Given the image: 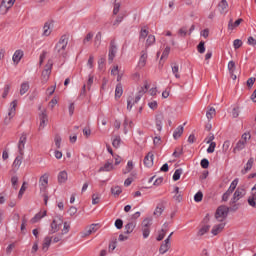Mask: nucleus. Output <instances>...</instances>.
<instances>
[{
  "mask_svg": "<svg viewBox=\"0 0 256 256\" xmlns=\"http://www.w3.org/2000/svg\"><path fill=\"white\" fill-rule=\"evenodd\" d=\"M149 86L146 84L145 86L141 87L138 93L135 96H130L127 99V111H131L139 101H141V97L147 93Z\"/></svg>",
  "mask_w": 256,
  "mask_h": 256,
  "instance_id": "nucleus-1",
  "label": "nucleus"
},
{
  "mask_svg": "<svg viewBox=\"0 0 256 256\" xmlns=\"http://www.w3.org/2000/svg\"><path fill=\"white\" fill-rule=\"evenodd\" d=\"M249 141H251V133L245 132L242 134L240 140L236 143V146L233 149V153H239V151H243Z\"/></svg>",
  "mask_w": 256,
  "mask_h": 256,
  "instance_id": "nucleus-2",
  "label": "nucleus"
},
{
  "mask_svg": "<svg viewBox=\"0 0 256 256\" xmlns=\"http://www.w3.org/2000/svg\"><path fill=\"white\" fill-rule=\"evenodd\" d=\"M69 44V38L63 35L59 39L58 43L56 44L54 51L58 55H65V50L67 49V45Z\"/></svg>",
  "mask_w": 256,
  "mask_h": 256,
  "instance_id": "nucleus-3",
  "label": "nucleus"
},
{
  "mask_svg": "<svg viewBox=\"0 0 256 256\" xmlns=\"http://www.w3.org/2000/svg\"><path fill=\"white\" fill-rule=\"evenodd\" d=\"M17 104H18L17 100H14L10 103V106L8 109V115L4 119L5 125H9V123H11V120L13 119V117H15V115L17 113Z\"/></svg>",
  "mask_w": 256,
  "mask_h": 256,
  "instance_id": "nucleus-4",
  "label": "nucleus"
},
{
  "mask_svg": "<svg viewBox=\"0 0 256 256\" xmlns=\"http://www.w3.org/2000/svg\"><path fill=\"white\" fill-rule=\"evenodd\" d=\"M229 214V207L227 206H219L216 210L215 219L219 222L225 221L227 215Z\"/></svg>",
  "mask_w": 256,
  "mask_h": 256,
  "instance_id": "nucleus-5",
  "label": "nucleus"
},
{
  "mask_svg": "<svg viewBox=\"0 0 256 256\" xmlns=\"http://www.w3.org/2000/svg\"><path fill=\"white\" fill-rule=\"evenodd\" d=\"M51 69H53V61L49 60L48 63L45 65L44 70L42 71V83H47L49 81V77L51 76Z\"/></svg>",
  "mask_w": 256,
  "mask_h": 256,
  "instance_id": "nucleus-6",
  "label": "nucleus"
},
{
  "mask_svg": "<svg viewBox=\"0 0 256 256\" xmlns=\"http://www.w3.org/2000/svg\"><path fill=\"white\" fill-rule=\"evenodd\" d=\"M39 131H43L45 129L47 123H49V116L47 115V110L42 109L39 112Z\"/></svg>",
  "mask_w": 256,
  "mask_h": 256,
  "instance_id": "nucleus-7",
  "label": "nucleus"
},
{
  "mask_svg": "<svg viewBox=\"0 0 256 256\" xmlns=\"http://www.w3.org/2000/svg\"><path fill=\"white\" fill-rule=\"evenodd\" d=\"M237 185H239V179H234L231 184L230 187L228 188V190L223 194L222 196V201H229V197H231V195H233V191H235V189H237Z\"/></svg>",
  "mask_w": 256,
  "mask_h": 256,
  "instance_id": "nucleus-8",
  "label": "nucleus"
},
{
  "mask_svg": "<svg viewBox=\"0 0 256 256\" xmlns=\"http://www.w3.org/2000/svg\"><path fill=\"white\" fill-rule=\"evenodd\" d=\"M153 223V220L151 218H146L142 222V233H143V238L147 239L149 237L151 230L149 229Z\"/></svg>",
  "mask_w": 256,
  "mask_h": 256,
  "instance_id": "nucleus-9",
  "label": "nucleus"
},
{
  "mask_svg": "<svg viewBox=\"0 0 256 256\" xmlns=\"http://www.w3.org/2000/svg\"><path fill=\"white\" fill-rule=\"evenodd\" d=\"M16 0H3L0 5V15H7L9 9L15 5Z\"/></svg>",
  "mask_w": 256,
  "mask_h": 256,
  "instance_id": "nucleus-10",
  "label": "nucleus"
},
{
  "mask_svg": "<svg viewBox=\"0 0 256 256\" xmlns=\"http://www.w3.org/2000/svg\"><path fill=\"white\" fill-rule=\"evenodd\" d=\"M62 225H63V218L59 216L55 217L51 223L50 233H57V231L61 229Z\"/></svg>",
  "mask_w": 256,
  "mask_h": 256,
  "instance_id": "nucleus-11",
  "label": "nucleus"
},
{
  "mask_svg": "<svg viewBox=\"0 0 256 256\" xmlns=\"http://www.w3.org/2000/svg\"><path fill=\"white\" fill-rule=\"evenodd\" d=\"M245 193L246 191L244 188H241V187L237 188L233 194V198L230 201V205L237 203L239 199H243V197H245Z\"/></svg>",
  "mask_w": 256,
  "mask_h": 256,
  "instance_id": "nucleus-12",
  "label": "nucleus"
},
{
  "mask_svg": "<svg viewBox=\"0 0 256 256\" xmlns=\"http://www.w3.org/2000/svg\"><path fill=\"white\" fill-rule=\"evenodd\" d=\"M115 167H117V165H115V163L113 164V160H107L103 166H101L99 168V173H109L111 171H115Z\"/></svg>",
  "mask_w": 256,
  "mask_h": 256,
  "instance_id": "nucleus-13",
  "label": "nucleus"
},
{
  "mask_svg": "<svg viewBox=\"0 0 256 256\" xmlns=\"http://www.w3.org/2000/svg\"><path fill=\"white\" fill-rule=\"evenodd\" d=\"M25 143H27V134H22L18 141L19 155H25Z\"/></svg>",
  "mask_w": 256,
  "mask_h": 256,
  "instance_id": "nucleus-14",
  "label": "nucleus"
},
{
  "mask_svg": "<svg viewBox=\"0 0 256 256\" xmlns=\"http://www.w3.org/2000/svg\"><path fill=\"white\" fill-rule=\"evenodd\" d=\"M171 249V236H168L167 239L164 240V242L161 244L159 253L160 255H165L167 251Z\"/></svg>",
  "mask_w": 256,
  "mask_h": 256,
  "instance_id": "nucleus-15",
  "label": "nucleus"
},
{
  "mask_svg": "<svg viewBox=\"0 0 256 256\" xmlns=\"http://www.w3.org/2000/svg\"><path fill=\"white\" fill-rule=\"evenodd\" d=\"M203 223L204 225H202V227L198 231V235L200 236L205 235V233H209V229H211V226L207 224L209 223V214L205 216V218L203 219Z\"/></svg>",
  "mask_w": 256,
  "mask_h": 256,
  "instance_id": "nucleus-16",
  "label": "nucleus"
},
{
  "mask_svg": "<svg viewBox=\"0 0 256 256\" xmlns=\"http://www.w3.org/2000/svg\"><path fill=\"white\" fill-rule=\"evenodd\" d=\"M99 229V224H91L90 226L86 227L85 230L82 232V237H89V235H93V233H97Z\"/></svg>",
  "mask_w": 256,
  "mask_h": 256,
  "instance_id": "nucleus-17",
  "label": "nucleus"
},
{
  "mask_svg": "<svg viewBox=\"0 0 256 256\" xmlns=\"http://www.w3.org/2000/svg\"><path fill=\"white\" fill-rule=\"evenodd\" d=\"M147 58H148V54H147V50H142L140 53V58L138 61V69H143L145 67V65H147Z\"/></svg>",
  "mask_w": 256,
  "mask_h": 256,
  "instance_id": "nucleus-18",
  "label": "nucleus"
},
{
  "mask_svg": "<svg viewBox=\"0 0 256 256\" xmlns=\"http://www.w3.org/2000/svg\"><path fill=\"white\" fill-rule=\"evenodd\" d=\"M40 190L45 191L49 185V173H44L39 179Z\"/></svg>",
  "mask_w": 256,
  "mask_h": 256,
  "instance_id": "nucleus-19",
  "label": "nucleus"
},
{
  "mask_svg": "<svg viewBox=\"0 0 256 256\" xmlns=\"http://www.w3.org/2000/svg\"><path fill=\"white\" fill-rule=\"evenodd\" d=\"M52 31H53V22L48 21L43 26L42 36L49 37V35H51Z\"/></svg>",
  "mask_w": 256,
  "mask_h": 256,
  "instance_id": "nucleus-20",
  "label": "nucleus"
},
{
  "mask_svg": "<svg viewBox=\"0 0 256 256\" xmlns=\"http://www.w3.org/2000/svg\"><path fill=\"white\" fill-rule=\"evenodd\" d=\"M43 217H47V211H40L38 212L31 220L30 223L32 225H35V223H39V221H41L43 219Z\"/></svg>",
  "mask_w": 256,
  "mask_h": 256,
  "instance_id": "nucleus-21",
  "label": "nucleus"
},
{
  "mask_svg": "<svg viewBox=\"0 0 256 256\" xmlns=\"http://www.w3.org/2000/svg\"><path fill=\"white\" fill-rule=\"evenodd\" d=\"M223 229H225V223L220 222L212 227L211 233L212 235L216 236L219 235V233H221Z\"/></svg>",
  "mask_w": 256,
  "mask_h": 256,
  "instance_id": "nucleus-22",
  "label": "nucleus"
},
{
  "mask_svg": "<svg viewBox=\"0 0 256 256\" xmlns=\"http://www.w3.org/2000/svg\"><path fill=\"white\" fill-rule=\"evenodd\" d=\"M23 50H16L12 56V61L15 65H19L21 59H23Z\"/></svg>",
  "mask_w": 256,
  "mask_h": 256,
  "instance_id": "nucleus-23",
  "label": "nucleus"
},
{
  "mask_svg": "<svg viewBox=\"0 0 256 256\" xmlns=\"http://www.w3.org/2000/svg\"><path fill=\"white\" fill-rule=\"evenodd\" d=\"M22 163L23 155L19 154L13 161L12 169H14V171H19V167H21Z\"/></svg>",
  "mask_w": 256,
  "mask_h": 256,
  "instance_id": "nucleus-24",
  "label": "nucleus"
},
{
  "mask_svg": "<svg viewBox=\"0 0 256 256\" xmlns=\"http://www.w3.org/2000/svg\"><path fill=\"white\" fill-rule=\"evenodd\" d=\"M115 55H117V46L115 45V43H111L109 54H108V59L110 63H113V59H115Z\"/></svg>",
  "mask_w": 256,
  "mask_h": 256,
  "instance_id": "nucleus-25",
  "label": "nucleus"
},
{
  "mask_svg": "<svg viewBox=\"0 0 256 256\" xmlns=\"http://www.w3.org/2000/svg\"><path fill=\"white\" fill-rule=\"evenodd\" d=\"M168 231H169V224L165 223L162 226V229L158 234L157 241H163V239H165V235H167Z\"/></svg>",
  "mask_w": 256,
  "mask_h": 256,
  "instance_id": "nucleus-26",
  "label": "nucleus"
},
{
  "mask_svg": "<svg viewBox=\"0 0 256 256\" xmlns=\"http://www.w3.org/2000/svg\"><path fill=\"white\" fill-rule=\"evenodd\" d=\"M165 119V116L163 114H157L156 115V129L157 131H161L163 129V121Z\"/></svg>",
  "mask_w": 256,
  "mask_h": 256,
  "instance_id": "nucleus-27",
  "label": "nucleus"
},
{
  "mask_svg": "<svg viewBox=\"0 0 256 256\" xmlns=\"http://www.w3.org/2000/svg\"><path fill=\"white\" fill-rule=\"evenodd\" d=\"M107 151L108 153H110V155H112L115 161V165H119L121 161H123V158H121V156L113 153V149L111 148V146L107 145Z\"/></svg>",
  "mask_w": 256,
  "mask_h": 256,
  "instance_id": "nucleus-28",
  "label": "nucleus"
},
{
  "mask_svg": "<svg viewBox=\"0 0 256 256\" xmlns=\"http://www.w3.org/2000/svg\"><path fill=\"white\" fill-rule=\"evenodd\" d=\"M228 7H229V4L227 3V0H222V1L218 4V9H219V11H220V13H221L222 15H225V13H227Z\"/></svg>",
  "mask_w": 256,
  "mask_h": 256,
  "instance_id": "nucleus-29",
  "label": "nucleus"
},
{
  "mask_svg": "<svg viewBox=\"0 0 256 256\" xmlns=\"http://www.w3.org/2000/svg\"><path fill=\"white\" fill-rule=\"evenodd\" d=\"M173 193L175 194L173 197L174 201H176L177 203H181V201H183V193L179 191V187H174Z\"/></svg>",
  "mask_w": 256,
  "mask_h": 256,
  "instance_id": "nucleus-30",
  "label": "nucleus"
},
{
  "mask_svg": "<svg viewBox=\"0 0 256 256\" xmlns=\"http://www.w3.org/2000/svg\"><path fill=\"white\" fill-rule=\"evenodd\" d=\"M153 153L152 152H149L145 158H144V165L145 167H153Z\"/></svg>",
  "mask_w": 256,
  "mask_h": 256,
  "instance_id": "nucleus-31",
  "label": "nucleus"
},
{
  "mask_svg": "<svg viewBox=\"0 0 256 256\" xmlns=\"http://www.w3.org/2000/svg\"><path fill=\"white\" fill-rule=\"evenodd\" d=\"M67 179H69L67 171L63 170L58 173V183H67Z\"/></svg>",
  "mask_w": 256,
  "mask_h": 256,
  "instance_id": "nucleus-32",
  "label": "nucleus"
},
{
  "mask_svg": "<svg viewBox=\"0 0 256 256\" xmlns=\"http://www.w3.org/2000/svg\"><path fill=\"white\" fill-rule=\"evenodd\" d=\"M123 19H125V13L121 12L116 16L115 20L113 21V27H119V25L123 22Z\"/></svg>",
  "mask_w": 256,
  "mask_h": 256,
  "instance_id": "nucleus-33",
  "label": "nucleus"
},
{
  "mask_svg": "<svg viewBox=\"0 0 256 256\" xmlns=\"http://www.w3.org/2000/svg\"><path fill=\"white\" fill-rule=\"evenodd\" d=\"M241 23H243V19H238L235 22H233V20H230L228 23V29H230L231 31H233V29H236V27H239V25H241Z\"/></svg>",
  "mask_w": 256,
  "mask_h": 256,
  "instance_id": "nucleus-34",
  "label": "nucleus"
},
{
  "mask_svg": "<svg viewBox=\"0 0 256 256\" xmlns=\"http://www.w3.org/2000/svg\"><path fill=\"white\" fill-rule=\"evenodd\" d=\"M253 158H250L249 160H248V162L246 163V166L244 167V169H242V171H241V173H242V175H246V173L248 172V171H251V169L253 168Z\"/></svg>",
  "mask_w": 256,
  "mask_h": 256,
  "instance_id": "nucleus-35",
  "label": "nucleus"
},
{
  "mask_svg": "<svg viewBox=\"0 0 256 256\" xmlns=\"http://www.w3.org/2000/svg\"><path fill=\"white\" fill-rule=\"evenodd\" d=\"M228 71H229L230 75L232 76V79H237V76L234 75V73H235V62L234 61L228 62Z\"/></svg>",
  "mask_w": 256,
  "mask_h": 256,
  "instance_id": "nucleus-36",
  "label": "nucleus"
},
{
  "mask_svg": "<svg viewBox=\"0 0 256 256\" xmlns=\"http://www.w3.org/2000/svg\"><path fill=\"white\" fill-rule=\"evenodd\" d=\"M52 241H53V238H51L49 236L45 237L43 244H42V250L47 251V249H49Z\"/></svg>",
  "mask_w": 256,
  "mask_h": 256,
  "instance_id": "nucleus-37",
  "label": "nucleus"
},
{
  "mask_svg": "<svg viewBox=\"0 0 256 256\" xmlns=\"http://www.w3.org/2000/svg\"><path fill=\"white\" fill-rule=\"evenodd\" d=\"M111 75H118L117 76V81H121V77L123 73H121V70H119V66H113L111 70Z\"/></svg>",
  "mask_w": 256,
  "mask_h": 256,
  "instance_id": "nucleus-38",
  "label": "nucleus"
},
{
  "mask_svg": "<svg viewBox=\"0 0 256 256\" xmlns=\"http://www.w3.org/2000/svg\"><path fill=\"white\" fill-rule=\"evenodd\" d=\"M133 168H134L133 161L129 160L127 162V165H126L125 169L122 170V173L124 175H127V173H131V171H133Z\"/></svg>",
  "mask_w": 256,
  "mask_h": 256,
  "instance_id": "nucleus-39",
  "label": "nucleus"
},
{
  "mask_svg": "<svg viewBox=\"0 0 256 256\" xmlns=\"http://www.w3.org/2000/svg\"><path fill=\"white\" fill-rule=\"evenodd\" d=\"M122 95H123V86L121 84H117L115 89V99H121Z\"/></svg>",
  "mask_w": 256,
  "mask_h": 256,
  "instance_id": "nucleus-40",
  "label": "nucleus"
},
{
  "mask_svg": "<svg viewBox=\"0 0 256 256\" xmlns=\"http://www.w3.org/2000/svg\"><path fill=\"white\" fill-rule=\"evenodd\" d=\"M183 130H184V128L182 125L178 126L173 133L174 139H179V137H181V135H183Z\"/></svg>",
  "mask_w": 256,
  "mask_h": 256,
  "instance_id": "nucleus-41",
  "label": "nucleus"
},
{
  "mask_svg": "<svg viewBox=\"0 0 256 256\" xmlns=\"http://www.w3.org/2000/svg\"><path fill=\"white\" fill-rule=\"evenodd\" d=\"M29 91V82H23L20 86V95H25Z\"/></svg>",
  "mask_w": 256,
  "mask_h": 256,
  "instance_id": "nucleus-42",
  "label": "nucleus"
},
{
  "mask_svg": "<svg viewBox=\"0 0 256 256\" xmlns=\"http://www.w3.org/2000/svg\"><path fill=\"white\" fill-rule=\"evenodd\" d=\"M134 229H135V223L133 222H129L128 224L125 225V233L127 235H130V233L134 231Z\"/></svg>",
  "mask_w": 256,
  "mask_h": 256,
  "instance_id": "nucleus-43",
  "label": "nucleus"
},
{
  "mask_svg": "<svg viewBox=\"0 0 256 256\" xmlns=\"http://www.w3.org/2000/svg\"><path fill=\"white\" fill-rule=\"evenodd\" d=\"M101 201V194L94 193L92 194V205H97Z\"/></svg>",
  "mask_w": 256,
  "mask_h": 256,
  "instance_id": "nucleus-44",
  "label": "nucleus"
},
{
  "mask_svg": "<svg viewBox=\"0 0 256 256\" xmlns=\"http://www.w3.org/2000/svg\"><path fill=\"white\" fill-rule=\"evenodd\" d=\"M120 9H121V3L117 2V0H114L113 15H119Z\"/></svg>",
  "mask_w": 256,
  "mask_h": 256,
  "instance_id": "nucleus-45",
  "label": "nucleus"
},
{
  "mask_svg": "<svg viewBox=\"0 0 256 256\" xmlns=\"http://www.w3.org/2000/svg\"><path fill=\"white\" fill-rule=\"evenodd\" d=\"M181 175H183V169L180 168L175 170L173 174V181H179V179H181Z\"/></svg>",
  "mask_w": 256,
  "mask_h": 256,
  "instance_id": "nucleus-46",
  "label": "nucleus"
},
{
  "mask_svg": "<svg viewBox=\"0 0 256 256\" xmlns=\"http://www.w3.org/2000/svg\"><path fill=\"white\" fill-rule=\"evenodd\" d=\"M216 115V111L215 108H210L207 112H206V117L208 119V121H211V119H213V117Z\"/></svg>",
  "mask_w": 256,
  "mask_h": 256,
  "instance_id": "nucleus-47",
  "label": "nucleus"
},
{
  "mask_svg": "<svg viewBox=\"0 0 256 256\" xmlns=\"http://www.w3.org/2000/svg\"><path fill=\"white\" fill-rule=\"evenodd\" d=\"M248 205H250V207H254V209H256V196H255V194H252L248 198Z\"/></svg>",
  "mask_w": 256,
  "mask_h": 256,
  "instance_id": "nucleus-48",
  "label": "nucleus"
},
{
  "mask_svg": "<svg viewBox=\"0 0 256 256\" xmlns=\"http://www.w3.org/2000/svg\"><path fill=\"white\" fill-rule=\"evenodd\" d=\"M112 145H113V147L118 149L119 145H121V137H119V136L114 137L112 140Z\"/></svg>",
  "mask_w": 256,
  "mask_h": 256,
  "instance_id": "nucleus-49",
  "label": "nucleus"
},
{
  "mask_svg": "<svg viewBox=\"0 0 256 256\" xmlns=\"http://www.w3.org/2000/svg\"><path fill=\"white\" fill-rule=\"evenodd\" d=\"M164 210L165 209L163 208V206H157L156 209L154 210L155 217H161Z\"/></svg>",
  "mask_w": 256,
  "mask_h": 256,
  "instance_id": "nucleus-50",
  "label": "nucleus"
},
{
  "mask_svg": "<svg viewBox=\"0 0 256 256\" xmlns=\"http://www.w3.org/2000/svg\"><path fill=\"white\" fill-rule=\"evenodd\" d=\"M172 73L173 75H175L176 79H179V77H181V75H179V65L174 64L172 66Z\"/></svg>",
  "mask_w": 256,
  "mask_h": 256,
  "instance_id": "nucleus-51",
  "label": "nucleus"
},
{
  "mask_svg": "<svg viewBox=\"0 0 256 256\" xmlns=\"http://www.w3.org/2000/svg\"><path fill=\"white\" fill-rule=\"evenodd\" d=\"M194 201L196 203H201L203 201V192L199 191L194 195Z\"/></svg>",
  "mask_w": 256,
  "mask_h": 256,
  "instance_id": "nucleus-52",
  "label": "nucleus"
},
{
  "mask_svg": "<svg viewBox=\"0 0 256 256\" xmlns=\"http://www.w3.org/2000/svg\"><path fill=\"white\" fill-rule=\"evenodd\" d=\"M155 43V36L154 35H149L147 40H146V47H151Z\"/></svg>",
  "mask_w": 256,
  "mask_h": 256,
  "instance_id": "nucleus-53",
  "label": "nucleus"
},
{
  "mask_svg": "<svg viewBox=\"0 0 256 256\" xmlns=\"http://www.w3.org/2000/svg\"><path fill=\"white\" fill-rule=\"evenodd\" d=\"M112 195H121L123 193V190L120 186H115L111 189Z\"/></svg>",
  "mask_w": 256,
  "mask_h": 256,
  "instance_id": "nucleus-54",
  "label": "nucleus"
},
{
  "mask_svg": "<svg viewBox=\"0 0 256 256\" xmlns=\"http://www.w3.org/2000/svg\"><path fill=\"white\" fill-rule=\"evenodd\" d=\"M229 147H231V141L226 140L222 146L223 153H227V151H229Z\"/></svg>",
  "mask_w": 256,
  "mask_h": 256,
  "instance_id": "nucleus-55",
  "label": "nucleus"
},
{
  "mask_svg": "<svg viewBox=\"0 0 256 256\" xmlns=\"http://www.w3.org/2000/svg\"><path fill=\"white\" fill-rule=\"evenodd\" d=\"M169 53H171V48L167 46L162 53L161 60L167 59V57H169Z\"/></svg>",
  "mask_w": 256,
  "mask_h": 256,
  "instance_id": "nucleus-56",
  "label": "nucleus"
},
{
  "mask_svg": "<svg viewBox=\"0 0 256 256\" xmlns=\"http://www.w3.org/2000/svg\"><path fill=\"white\" fill-rule=\"evenodd\" d=\"M132 124H133V122L129 121L128 119H125V121H124V133H127V131H129V129H131Z\"/></svg>",
  "mask_w": 256,
  "mask_h": 256,
  "instance_id": "nucleus-57",
  "label": "nucleus"
},
{
  "mask_svg": "<svg viewBox=\"0 0 256 256\" xmlns=\"http://www.w3.org/2000/svg\"><path fill=\"white\" fill-rule=\"evenodd\" d=\"M233 47L234 49H240V47H243V41H241V39L234 40Z\"/></svg>",
  "mask_w": 256,
  "mask_h": 256,
  "instance_id": "nucleus-58",
  "label": "nucleus"
},
{
  "mask_svg": "<svg viewBox=\"0 0 256 256\" xmlns=\"http://www.w3.org/2000/svg\"><path fill=\"white\" fill-rule=\"evenodd\" d=\"M25 191H27V187L25 186V183H23V185L21 186L20 191L18 193V199H23V195H24Z\"/></svg>",
  "mask_w": 256,
  "mask_h": 256,
  "instance_id": "nucleus-59",
  "label": "nucleus"
},
{
  "mask_svg": "<svg viewBox=\"0 0 256 256\" xmlns=\"http://www.w3.org/2000/svg\"><path fill=\"white\" fill-rule=\"evenodd\" d=\"M215 147H217V143L211 142L207 148V153H215Z\"/></svg>",
  "mask_w": 256,
  "mask_h": 256,
  "instance_id": "nucleus-60",
  "label": "nucleus"
},
{
  "mask_svg": "<svg viewBox=\"0 0 256 256\" xmlns=\"http://www.w3.org/2000/svg\"><path fill=\"white\" fill-rule=\"evenodd\" d=\"M9 91H11V86L6 85V86L4 87V91H3V93H2V98H3V99H7V95H9Z\"/></svg>",
  "mask_w": 256,
  "mask_h": 256,
  "instance_id": "nucleus-61",
  "label": "nucleus"
},
{
  "mask_svg": "<svg viewBox=\"0 0 256 256\" xmlns=\"http://www.w3.org/2000/svg\"><path fill=\"white\" fill-rule=\"evenodd\" d=\"M54 142L57 149H61V136L56 135L54 138Z\"/></svg>",
  "mask_w": 256,
  "mask_h": 256,
  "instance_id": "nucleus-62",
  "label": "nucleus"
},
{
  "mask_svg": "<svg viewBox=\"0 0 256 256\" xmlns=\"http://www.w3.org/2000/svg\"><path fill=\"white\" fill-rule=\"evenodd\" d=\"M93 39V33L89 32L83 40L84 45H87Z\"/></svg>",
  "mask_w": 256,
  "mask_h": 256,
  "instance_id": "nucleus-63",
  "label": "nucleus"
},
{
  "mask_svg": "<svg viewBox=\"0 0 256 256\" xmlns=\"http://www.w3.org/2000/svg\"><path fill=\"white\" fill-rule=\"evenodd\" d=\"M197 49H198V52L205 53V42H200Z\"/></svg>",
  "mask_w": 256,
  "mask_h": 256,
  "instance_id": "nucleus-64",
  "label": "nucleus"
}]
</instances>
